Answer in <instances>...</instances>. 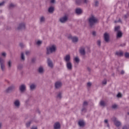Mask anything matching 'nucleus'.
Instances as JSON below:
<instances>
[{"label":"nucleus","mask_w":129,"mask_h":129,"mask_svg":"<svg viewBox=\"0 0 129 129\" xmlns=\"http://www.w3.org/2000/svg\"><path fill=\"white\" fill-rule=\"evenodd\" d=\"M88 23L90 27L92 28L97 23V19L94 17V15H91L88 19Z\"/></svg>","instance_id":"nucleus-1"},{"label":"nucleus","mask_w":129,"mask_h":129,"mask_svg":"<svg viewBox=\"0 0 129 129\" xmlns=\"http://www.w3.org/2000/svg\"><path fill=\"white\" fill-rule=\"evenodd\" d=\"M56 50H57L56 45H52L51 46L47 47H46V54L50 55V54L55 53L56 52Z\"/></svg>","instance_id":"nucleus-2"},{"label":"nucleus","mask_w":129,"mask_h":129,"mask_svg":"<svg viewBox=\"0 0 129 129\" xmlns=\"http://www.w3.org/2000/svg\"><path fill=\"white\" fill-rule=\"evenodd\" d=\"M5 63V61L4 60V59L2 58V57H0V66L1 70H2V71H5V70L6 69Z\"/></svg>","instance_id":"nucleus-3"},{"label":"nucleus","mask_w":129,"mask_h":129,"mask_svg":"<svg viewBox=\"0 0 129 129\" xmlns=\"http://www.w3.org/2000/svg\"><path fill=\"white\" fill-rule=\"evenodd\" d=\"M21 93H24L27 90V86L25 84H21L19 88Z\"/></svg>","instance_id":"nucleus-4"},{"label":"nucleus","mask_w":129,"mask_h":129,"mask_svg":"<svg viewBox=\"0 0 129 129\" xmlns=\"http://www.w3.org/2000/svg\"><path fill=\"white\" fill-rule=\"evenodd\" d=\"M25 29H26V23H20L19 26L17 28V30H18V31L25 30Z\"/></svg>","instance_id":"nucleus-5"},{"label":"nucleus","mask_w":129,"mask_h":129,"mask_svg":"<svg viewBox=\"0 0 129 129\" xmlns=\"http://www.w3.org/2000/svg\"><path fill=\"white\" fill-rule=\"evenodd\" d=\"M67 21H68V16L67 15H64L59 19V22L61 23V24H65Z\"/></svg>","instance_id":"nucleus-6"},{"label":"nucleus","mask_w":129,"mask_h":129,"mask_svg":"<svg viewBox=\"0 0 129 129\" xmlns=\"http://www.w3.org/2000/svg\"><path fill=\"white\" fill-rule=\"evenodd\" d=\"M15 88H16L15 86L12 85V86H10L9 87H8L6 90V92L7 93H11V92H12V91H13V90H15Z\"/></svg>","instance_id":"nucleus-7"},{"label":"nucleus","mask_w":129,"mask_h":129,"mask_svg":"<svg viewBox=\"0 0 129 129\" xmlns=\"http://www.w3.org/2000/svg\"><path fill=\"white\" fill-rule=\"evenodd\" d=\"M14 105L15 106L16 108H20V106H21V102H20V100H15L14 102Z\"/></svg>","instance_id":"nucleus-8"},{"label":"nucleus","mask_w":129,"mask_h":129,"mask_svg":"<svg viewBox=\"0 0 129 129\" xmlns=\"http://www.w3.org/2000/svg\"><path fill=\"white\" fill-rule=\"evenodd\" d=\"M112 120L115 125H116V126H117V127H118V126H119L120 124H121V123L120 122V121L117 120V119H116V118L115 117H113L112 118Z\"/></svg>","instance_id":"nucleus-9"},{"label":"nucleus","mask_w":129,"mask_h":129,"mask_svg":"<svg viewBox=\"0 0 129 129\" xmlns=\"http://www.w3.org/2000/svg\"><path fill=\"white\" fill-rule=\"evenodd\" d=\"M80 54L82 56H85L86 52L85 51V47H81L79 49Z\"/></svg>","instance_id":"nucleus-10"},{"label":"nucleus","mask_w":129,"mask_h":129,"mask_svg":"<svg viewBox=\"0 0 129 129\" xmlns=\"http://www.w3.org/2000/svg\"><path fill=\"white\" fill-rule=\"evenodd\" d=\"M63 60H64V61H65V62L66 63L70 62V60H71V57H70V55L68 54V55H66L63 57Z\"/></svg>","instance_id":"nucleus-11"},{"label":"nucleus","mask_w":129,"mask_h":129,"mask_svg":"<svg viewBox=\"0 0 129 129\" xmlns=\"http://www.w3.org/2000/svg\"><path fill=\"white\" fill-rule=\"evenodd\" d=\"M104 41H106V43H108V42H109V35L107 33H104Z\"/></svg>","instance_id":"nucleus-12"},{"label":"nucleus","mask_w":129,"mask_h":129,"mask_svg":"<svg viewBox=\"0 0 129 129\" xmlns=\"http://www.w3.org/2000/svg\"><path fill=\"white\" fill-rule=\"evenodd\" d=\"M55 87L56 89H59L62 87V83L61 82H56L55 83Z\"/></svg>","instance_id":"nucleus-13"},{"label":"nucleus","mask_w":129,"mask_h":129,"mask_svg":"<svg viewBox=\"0 0 129 129\" xmlns=\"http://www.w3.org/2000/svg\"><path fill=\"white\" fill-rule=\"evenodd\" d=\"M29 87L31 91H34V90L37 88V85L33 83L30 85Z\"/></svg>","instance_id":"nucleus-14"},{"label":"nucleus","mask_w":129,"mask_h":129,"mask_svg":"<svg viewBox=\"0 0 129 129\" xmlns=\"http://www.w3.org/2000/svg\"><path fill=\"white\" fill-rule=\"evenodd\" d=\"M66 66L68 70H69L70 71L72 70V63H71V61L70 62H67Z\"/></svg>","instance_id":"nucleus-15"},{"label":"nucleus","mask_w":129,"mask_h":129,"mask_svg":"<svg viewBox=\"0 0 129 129\" xmlns=\"http://www.w3.org/2000/svg\"><path fill=\"white\" fill-rule=\"evenodd\" d=\"M37 71L39 74H44V68L42 66H40L38 68Z\"/></svg>","instance_id":"nucleus-16"},{"label":"nucleus","mask_w":129,"mask_h":129,"mask_svg":"<svg viewBox=\"0 0 129 129\" xmlns=\"http://www.w3.org/2000/svg\"><path fill=\"white\" fill-rule=\"evenodd\" d=\"M13 65V61L11 60H9L7 62V66L8 69L10 70L12 68V66Z\"/></svg>","instance_id":"nucleus-17"},{"label":"nucleus","mask_w":129,"mask_h":129,"mask_svg":"<svg viewBox=\"0 0 129 129\" xmlns=\"http://www.w3.org/2000/svg\"><path fill=\"white\" fill-rule=\"evenodd\" d=\"M53 126L54 129H60L61 127V125H60V123H59V122H55Z\"/></svg>","instance_id":"nucleus-18"},{"label":"nucleus","mask_w":129,"mask_h":129,"mask_svg":"<svg viewBox=\"0 0 129 129\" xmlns=\"http://www.w3.org/2000/svg\"><path fill=\"white\" fill-rule=\"evenodd\" d=\"M47 64L49 67H50V68H53V62H52V60H50L49 58L47 59Z\"/></svg>","instance_id":"nucleus-19"},{"label":"nucleus","mask_w":129,"mask_h":129,"mask_svg":"<svg viewBox=\"0 0 129 129\" xmlns=\"http://www.w3.org/2000/svg\"><path fill=\"white\" fill-rule=\"evenodd\" d=\"M76 13L77 15H81L82 14V10L80 8L76 9Z\"/></svg>","instance_id":"nucleus-20"},{"label":"nucleus","mask_w":129,"mask_h":129,"mask_svg":"<svg viewBox=\"0 0 129 129\" xmlns=\"http://www.w3.org/2000/svg\"><path fill=\"white\" fill-rule=\"evenodd\" d=\"M54 7H50L48 8V13L50 14H53V13H54Z\"/></svg>","instance_id":"nucleus-21"},{"label":"nucleus","mask_w":129,"mask_h":129,"mask_svg":"<svg viewBox=\"0 0 129 129\" xmlns=\"http://www.w3.org/2000/svg\"><path fill=\"white\" fill-rule=\"evenodd\" d=\"M56 98L58 99H61L62 98V92H59L56 96Z\"/></svg>","instance_id":"nucleus-22"},{"label":"nucleus","mask_w":129,"mask_h":129,"mask_svg":"<svg viewBox=\"0 0 129 129\" xmlns=\"http://www.w3.org/2000/svg\"><path fill=\"white\" fill-rule=\"evenodd\" d=\"M72 40L73 43H77L78 42V37L76 36L73 37Z\"/></svg>","instance_id":"nucleus-23"},{"label":"nucleus","mask_w":129,"mask_h":129,"mask_svg":"<svg viewBox=\"0 0 129 129\" xmlns=\"http://www.w3.org/2000/svg\"><path fill=\"white\" fill-rule=\"evenodd\" d=\"M122 37V33L121 31H118L117 33L116 37L117 38H121Z\"/></svg>","instance_id":"nucleus-24"},{"label":"nucleus","mask_w":129,"mask_h":129,"mask_svg":"<svg viewBox=\"0 0 129 129\" xmlns=\"http://www.w3.org/2000/svg\"><path fill=\"white\" fill-rule=\"evenodd\" d=\"M115 55H116L117 56H122V55H123V52H122V51H116L115 52Z\"/></svg>","instance_id":"nucleus-25"},{"label":"nucleus","mask_w":129,"mask_h":129,"mask_svg":"<svg viewBox=\"0 0 129 129\" xmlns=\"http://www.w3.org/2000/svg\"><path fill=\"white\" fill-rule=\"evenodd\" d=\"M78 124L80 126H83L84 125V121L83 120H79Z\"/></svg>","instance_id":"nucleus-26"},{"label":"nucleus","mask_w":129,"mask_h":129,"mask_svg":"<svg viewBox=\"0 0 129 129\" xmlns=\"http://www.w3.org/2000/svg\"><path fill=\"white\" fill-rule=\"evenodd\" d=\"M45 21V17L44 16H41L40 18V23H41L42 24V23H44Z\"/></svg>","instance_id":"nucleus-27"},{"label":"nucleus","mask_w":129,"mask_h":129,"mask_svg":"<svg viewBox=\"0 0 129 129\" xmlns=\"http://www.w3.org/2000/svg\"><path fill=\"white\" fill-rule=\"evenodd\" d=\"M14 8H16V5H15L13 3L10 4L9 5V8L10 9H14Z\"/></svg>","instance_id":"nucleus-28"},{"label":"nucleus","mask_w":129,"mask_h":129,"mask_svg":"<svg viewBox=\"0 0 129 129\" xmlns=\"http://www.w3.org/2000/svg\"><path fill=\"white\" fill-rule=\"evenodd\" d=\"M21 60H22L23 61H25V54H24L23 52L21 53Z\"/></svg>","instance_id":"nucleus-29"},{"label":"nucleus","mask_w":129,"mask_h":129,"mask_svg":"<svg viewBox=\"0 0 129 129\" xmlns=\"http://www.w3.org/2000/svg\"><path fill=\"white\" fill-rule=\"evenodd\" d=\"M100 105L101 106H105V102H104L103 101H101L100 102Z\"/></svg>","instance_id":"nucleus-30"},{"label":"nucleus","mask_w":129,"mask_h":129,"mask_svg":"<svg viewBox=\"0 0 129 129\" xmlns=\"http://www.w3.org/2000/svg\"><path fill=\"white\" fill-rule=\"evenodd\" d=\"M76 3L77 5H81L82 4V0H76Z\"/></svg>","instance_id":"nucleus-31"},{"label":"nucleus","mask_w":129,"mask_h":129,"mask_svg":"<svg viewBox=\"0 0 129 129\" xmlns=\"http://www.w3.org/2000/svg\"><path fill=\"white\" fill-rule=\"evenodd\" d=\"M88 105V103L87 101H84L83 104V106L86 107Z\"/></svg>","instance_id":"nucleus-32"},{"label":"nucleus","mask_w":129,"mask_h":129,"mask_svg":"<svg viewBox=\"0 0 129 129\" xmlns=\"http://www.w3.org/2000/svg\"><path fill=\"white\" fill-rule=\"evenodd\" d=\"M119 29H120V26H116L115 27V32H120L119 31H118V30H119Z\"/></svg>","instance_id":"nucleus-33"},{"label":"nucleus","mask_w":129,"mask_h":129,"mask_svg":"<svg viewBox=\"0 0 129 129\" xmlns=\"http://www.w3.org/2000/svg\"><path fill=\"white\" fill-rule=\"evenodd\" d=\"M23 64H19L18 66V69H19V70H21V69H23Z\"/></svg>","instance_id":"nucleus-34"},{"label":"nucleus","mask_w":129,"mask_h":129,"mask_svg":"<svg viewBox=\"0 0 129 129\" xmlns=\"http://www.w3.org/2000/svg\"><path fill=\"white\" fill-rule=\"evenodd\" d=\"M42 44V41L38 40L36 42V45L40 46Z\"/></svg>","instance_id":"nucleus-35"},{"label":"nucleus","mask_w":129,"mask_h":129,"mask_svg":"<svg viewBox=\"0 0 129 129\" xmlns=\"http://www.w3.org/2000/svg\"><path fill=\"white\" fill-rule=\"evenodd\" d=\"M32 121H30L26 123V126L27 127H29V126H30V125H31V124L32 123Z\"/></svg>","instance_id":"nucleus-36"},{"label":"nucleus","mask_w":129,"mask_h":129,"mask_svg":"<svg viewBox=\"0 0 129 129\" xmlns=\"http://www.w3.org/2000/svg\"><path fill=\"white\" fill-rule=\"evenodd\" d=\"M75 61L77 63H79V61H80V60L79 59V58H78V57H76L75 58Z\"/></svg>","instance_id":"nucleus-37"},{"label":"nucleus","mask_w":129,"mask_h":129,"mask_svg":"<svg viewBox=\"0 0 129 129\" xmlns=\"http://www.w3.org/2000/svg\"><path fill=\"white\" fill-rule=\"evenodd\" d=\"M97 44L98 45V46H99V47H100V46H101V41L100 40H98L97 42Z\"/></svg>","instance_id":"nucleus-38"},{"label":"nucleus","mask_w":129,"mask_h":129,"mask_svg":"<svg viewBox=\"0 0 129 129\" xmlns=\"http://www.w3.org/2000/svg\"><path fill=\"white\" fill-rule=\"evenodd\" d=\"M86 110H87L86 107H83V108L82 109V112H86Z\"/></svg>","instance_id":"nucleus-39"},{"label":"nucleus","mask_w":129,"mask_h":129,"mask_svg":"<svg viewBox=\"0 0 129 129\" xmlns=\"http://www.w3.org/2000/svg\"><path fill=\"white\" fill-rule=\"evenodd\" d=\"M112 108H113V109H115L116 108H117V105L116 104L112 105Z\"/></svg>","instance_id":"nucleus-40"},{"label":"nucleus","mask_w":129,"mask_h":129,"mask_svg":"<svg viewBox=\"0 0 129 129\" xmlns=\"http://www.w3.org/2000/svg\"><path fill=\"white\" fill-rule=\"evenodd\" d=\"M82 3L84 4H88L89 3V0H82Z\"/></svg>","instance_id":"nucleus-41"},{"label":"nucleus","mask_w":129,"mask_h":129,"mask_svg":"<svg viewBox=\"0 0 129 129\" xmlns=\"http://www.w3.org/2000/svg\"><path fill=\"white\" fill-rule=\"evenodd\" d=\"M106 83H107V81L106 80V79H104L102 81V84H104V85H105L106 84Z\"/></svg>","instance_id":"nucleus-42"},{"label":"nucleus","mask_w":129,"mask_h":129,"mask_svg":"<svg viewBox=\"0 0 129 129\" xmlns=\"http://www.w3.org/2000/svg\"><path fill=\"white\" fill-rule=\"evenodd\" d=\"M6 3V2H5V1H3V2L0 3V7H4V6H5V4Z\"/></svg>","instance_id":"nucleus-43"},{"label":"nucleus","mask_w":129,"mask_h":129,"mask_svg":"<svg viewBox=\"0 0 129 129\" xmlns=\"http://www.w3.org/2000/svg\"><path fill=\"white\" fill-rule=\"evenodd\" d=\"M125 57L129 58V53L128 52L125 53Z\"/></svg>","instance_id":"nucleus-44"},{"label":"nucleus","mask_w":129,"mask_h":129,"mask_svg":"<svg viewBox=\"0 0 129 129\" xmlns=\"http://www.w3.org/2000/svg\"><path fill=\"white\" fill-rule=\"evenodd\" d=\"M129 17V14L127 13L126 15L124 16V19H127Z\"/></svg>","instance_id":"nucleus-45"},{"label":"nucleus","mask_w":129,"mask_h":129,"mask_svg":"<svg viewBox=\"0 0 129 129\" xmlns=\"http://www.w3.org/2000/svg\"><path fill=\"white\" fill-rule=\"evenodd\" d=\"M98 5H99V3L98 1H96L95 2V7H98Z\"/></svg>","instance_id":"nucleus-46"},{"label":"nucleus","mask_w":129,"mask_h":129,"mask_svg":"<svg viewBox=\"0 0 129 129\" xmlns=\"http://www.w3.org/2000/svg\"><path fill=\"white\" fill-rule=\"evenodd\" d=\"M19 45L21 48H24V47H25V45H24L23 43H20Z\"/></svg>","instance_id":"nucleus-47"},{"label":"nucleus","mask_w":129,"mask_h":129,"mask_svg":"<svg viewBox=\"0 0 129 129\" xmlns=\"http://www.w3.org/2000/svg\"><path fill=\"white\" fill-rule=\"evenodd\" d=\"M68 39H70V40H72L73 39V37L72 36V35H69L68 37Z\"/></svg>","instance_id":"nucleus-48"},{"label":"nucleus","mask_w":129,"mask_h":129,"mask_svg":"<svg viewBox=\"0 0 129 129\" xmlns=\"http://www.w3.org/2000/svg\"><path fill=\"white\" fill-rule=\"evenodd\" d=\"M31 52L29 51H27L25 52L26 55H27V56L29 55L30 54Z\"/></svg>","instance_id":"nucleus-49"},{"label":"nucleus","mask_w":129,"mask_h":129,"mask_svg":"<svg viewBox=\"0 0 129 129\" xmlns=\"http://www.w3.org/2000/svg\"><path fill=\"white\" fill-rule=\"evenodd\" d=\"M2 56H3V57H6V56H7V53H6V52H3L2 53Z\"/></svg>","instance_id":"nucleus-50"},{"label":"nucleus","mask_w":129,"mask_h":129,"mask_svg":"<svg viewBox=\"0 0 129 129\" xmlns=\"http://www.w3.org/2000/svg\"><path fill=\"white\" fill-rule=\"evenodd\" d=\"M117 97H121V94L120 93H118L117 95Z\"/></svg>","instance_id":"nucleus-51"},{"label":"nucleus","mask_w":129,"mask_h":129,"mask_svg":"<svg viewBox=\"0 0 129 129\" xmlns=\"http://www.w3.org/2000/svg\"><path fill=\"white\" fill-rule=\"evenodd\" d=\"M91 85H92L91 83L88 82V83H87V86H88L89 87H90V86H91Z\"/></svg>","instance_id":"nucleus-52"},{"label":"nucleus","mask_w":129,"mask_h":129,"mask_svg":"<svg viewBox=\"0 0 129 129\" xmlns=\"http://www.w3.org/2000/svg\"><path fill=\"white\" fill-rule=\"evenodd\" d=\"M93 36H96V32L95 31H93L92 32Z\"/></svg>","instance_id":"nucleus-53"},{"label":"nucleus","mask_w":129,"mask_h":129,"mask_svg":"<svg viewBox=\"0 0 129 129\" xmlns=\"http://www.w3.org/2000/svg\"><path fill=\"white\" fill-rule=\"evenodd\" d=\"M120 47H124L125 46V43H122L120 45Z\"/></svg>","instance_id":"nucleus-54"},{"label":"nucleus","mask_w":129,"mask_h":129,"mask_svg":"<svg viewBox=\"0 0 129 129\" xmlns=\"http://www.w3.org/2000/svg\"><path fill=\"white\" fill-rule=\"evenodd\" d=\"M121 22V20L120 19H119L118 21H115L114 23H118V22Z\"/></svg>","instance_id":"nucleus-55"},{"label":"nucleus","mask_w":129,"mask_h":129,"mask_svg":"<svg viewBox=\"0 0 129 129\" xmlns=\"http://www.w3.org/2000/svg\"><path fill=\"white\" fill-rule=\"evenodd\" d=\"M50 3L51 4H55V0H51Z\"/></svg>","instance_id":"nucleus-56"},{"label":"nucleus","mask_w":129,"mask_h":129,"mask_svg":"<svg viewBox=\"0 0 129 129\" xmlns=\"http://www.w3.org/2000/svg\"><path fill=\"white\" fill-rule=\"evenodd\" d=\"M104 122H105V123H108V120L105 119V120H104Z\"/></svg>","instance_id":"nucleus-57"},{"label":"nucleus","mask_w":129,"mask_h":129,"mask_svg":"<svg viewBox=\"0 0 129 129\" xmlns=\"http://www.w3.org/2000/svg\"><path fill=\"white\" fill-rule=\"evenodd\" d=\"M122 129H127V127L126 126H123Z\"/></svg>","instance_id":"nucleus-58"},{"label":"nucleus","mask_w":129,"mask_h":129,"mask_svg":"<svg viewBox=\"0 0 129 129\" xmlns=\"http://www.w3.org/2000/svg\"><path fill=\"white\" fill-rule=\"evenodd\" d=\"M121 74H124V72L123 71H121Z\"/></svg>","instance_id":"nucleus-59"},{"label":"nucleus","mask_w":129,"mask_h":129,"mask_svg":"<svg viewBox=\"0 0 129 129\" xmlns=\"http://www.w3.org/2000/svg\"><path fill=\"white\" fill-rule=\"evenodd\" d=\"M87 70L89 71H91V69H90V68H87Z\"/></svg>","instance_id":"nucleus-60"},{"label":"nucleus","mask_w":129,"mask_h":129,"mask_svg":"<svg viewBox=\"0 0 129 129\" xmlns=\"http://www.w3.org/2000/svg\"><path fill=\"white\" fill-rule=\"evenodd\" d=\"M2 123H0V129L2 128Z\"/></svg>","instance_id":"nucleus-61"},{"label":"nucleus","mask_w":129,"mask_h":129,"mask_svg":"<svg viewBox=\"0 0 129 129\" xmlns=\"http://www.w3.org/2000/svg\"><path fill=\"white\" fill-rule=\"evenodd\" d=\"M31 129H37V127H33Z\"/></svg>","instance_id":"nucleus-62"},{"label":"nucleus","mask_w":129,"mask_h":129,"mask_svg":"<svg viewBox=\"0 0 129 129\" xmlns=\"http://www.w3.org/2000/svg\"><path fill=\"white\" fill-rule=\"evenodd\" d=\"M108 127H109V124H107Z\"/></svg>","instance_id":"nucleus-63"},{"label":"nucleus","mask_w":129,"mask_h":129,"mask_svg":"<svg viewBox=\"0 0 129 129\" xmlns=\"http://www.w3.org/2000/svg\"><path fill=\"white\" fill-rule=\"evenodd\" d=\"M32 62H34V59H32Z\"/></svg>","instance_id":"nucleus-64"}]
</instances>
